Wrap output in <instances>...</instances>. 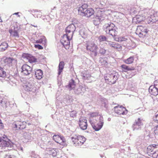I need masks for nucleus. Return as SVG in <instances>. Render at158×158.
I'll list each match as a JSON object with an SVG mask.
<instances>
[{
	"label": "nucleus",
	"mask_w": 158,
	"mask_h": 158,
	"mask_svg": "<svg viewBox=\"0 0 158 158\" xmlns=\"http://www.w3.org/2000/svg\"><path fill=\"white\" fill-rule=\"evenodd\" d=\"M34 47L35 48H38L39 49H42L43 48V47L39 44L35 45Z\"/></svg>",
	"instance_id": "obj_42"
},
{
	"label": "nucleus",
	"mask_w": 158,
	"mask_h": 158,
	"mask_svg": "<svg viewBox=\"0 0 158 158\" xmlns=\"http://www.w3.org/2000/svg\"><path fill=\"white\" fill-rule=\"evenodd\" d=\"M6 73L4 69L0 66V77L5 78L6 77Z\"/></svg>",
	"instance_id": "obj_29"
},
{
	"label": "nucleus",
	"mask_w": 158,
	"mask_h": 158,
	"mask_svg": "<svg viewBox=\"0 0 158 158\" xmlns=\"http://www.w3.org/2000/svg\"><path fill=\"white\" fill-rule=\"evenodd\" d=\"M114 112L118 115H124L126 114L128 111L122 105H118L114 108Z\"/></svg>",
	"instance_id": "obj_7"
},
{
	"label": "nucleus",
	"mask_w": 158,
	"mask_h": 158,
	"mask_svg": "<svg viewBox=\"0 0 158 158\" xmlns=\"http://www.w3.org/2000/svg\"><path fill=\"white\" fill-rule=\"evenodd\" d=\"M82 76L84 79H87L91 77L90 74L89 73L88 71H85L82 73Z\"/></svg>",
	"instance_id": "obj_30"
},
{
	"label": "nucleus",
	"mask_w": 158,
	"mask_h": 158,
	"mask_svg": "<svg viewBox=\"0 0 158 158\" xmlns=\"http://www.w3.org/2000/svg\"><path fill=\"white\" fill-rule=\"evenodd\" d=\"M155 85L157 86V87H158V79L156 80L154 82Z\"/></svg>",
	"instance_id": "obj_47"
},
{
	"label": "nucleus",
	"mask_w": 158,
	"mask_h": 158,
	"mask_svg": "<svg viewBox=\"0 0 158 158\" xmlns=\"http://www.w3.org/2000/svg\"><path fill=\"white\" fill-rule=\"evenodd\" d=\"M108 44L110 47L114 48L121 49L122 48V46L120 44L115 42L108 41Z\"/></svg>",
	"instance_id": "obj_21"
},
{
	"label": "nucleus",
	"mask_w": 158,
	"mask_h": 158,
	"mask_svg": "<svg viewBox=\"0 0 158 158\" xmlns=\"http://www.w3.org/2000/svg\"><path fill=\"white\" fill-rule=\"evenodd\" d=\"M32 70V68L27 64H24L22 67L21 73L25 75L30 74Z\"/></svg>",
	"instance_id": "obj_10"
},
{
	"label": "nucleus",
	"mask_w": 158,
	"mask_h": 158,
	"mask_svg": "<svg viewBox=\"0 0 158 158\" xmlns=\"http://www.w3.org/2000/svg\"><path fill=\"white\" fill-rule=\"evenodd\" d=\"M86 48L87 51L94 53L95 56L97 54L98 47L94 41H89L86 44Z\"/></svg>",
	"instance_id": "obj_2"
},
{
	"label": "nucleus",
	"mask_w": 158,
	"mask_h": 158,
	"mask_svg": "<svg viewBox=\"0 0 158 158\" xmlns=\"http://www.w3.org/2000/svg\"><path fill=\"white\" fill-rule=\"evenodd\" d=\"M43 40L42 39H40L37 40L36 41V43H41L43 42Z\"/></svg>",
	"instance_id": "obj_46"
},
{
	"label": "nucleus",
	"mask_w": 158,
	"mask_h": 158,
	"mask_svg": "<svg viewBox=\"0 0 158 158\" xmlns=\"http://www.w3.org/2000/svg\"><path fill=\"white\" fill-rule=\"evenodd\" d=\"M79 124L81 129L83 130H85L87 128V121L85 119L81 118L79 121Z\"/></svg>",
	"instance_id": "obj_14"
},
{
	"label": "nucleus",
	"mask_w": 158,
	"mask_h": 158,
	"mask_svg": "<svg viewBox=\"0 0 158 158\" xmlns=\"http://www.w3.org/2000/svg\"><path fill=\"white\" fill-rule=\"evenodd\" d=\"M150 13H149V14ZM147 19L148 20V23H150L151 22L154 23L158 20V16L156 13H154L152 15H150L149 14Z\"/></svg>",
	"instance_id": "obj_15"
},
{
	"label": "nucleus",
	"mask_w": 158,
	"mask_h": 158,
	"mask_svg": "<svg viewBox=\"0 0 158 158\" xmlns=\"http://www.w3.org/2000/svg\"><path fill=\"white\" fill-rule=\"evenodd\" d=\"M72 37H70L66 34L64 35L61 39V42L66 49H69L70 46V41Z\"/></svg>",
	"instance_id": "obj_8"
},
{
	"label": "nucleus",
	"mask_w": 158,
	"mask_h": 158,
	"mask_svg": "<svg viewBox=\"0 0 158 158\" xmlns=\"http://www.w3.org/2000/svg\"><path fill=\"white\" fill-rule=\"evenodd\" d=\"M88 6L87 4H84L81 6L79 7L78 8V14L82 16H83L85 12V10H86Z\"/></svg>",
	"instance_id": "obj_18"
},
{
	"label": "nucleus",
	"mask_w": 158,
	"mask_h": 158,
	"mask_svg": "<svg viewBox=\"0 0 158 158\" xmlns=\"http://www.w3.org/2000/svg\"><path fill=\"white\" fill-rule=\"evenodd\" d=\"M106 50L103 48H101L100 50V52L102 54H104L106 53Z\"/></svg>",
	"instance_id": "obj_44"
},
{
	"label": "nucleus",
	"mask_w": 158,
	"mask_h": 158,
	"mask_svg": "<svg viewBox=\"0 0 158 158\" xmlns=\"http://www.w3.org/2000/svg\"><path fill=\"white\" fill-rule=\"evenodd\" d=\"M149 91L153 95L156 96L158 94V87L157 86L151 85L149 88Z\"/></svg>",
	"instance_id": "obj_16"
},
{
	"label": "nucleus",
	"mask_w": 158,
	"mask_h": 158,
	"mask_svg": "<svg viewBox=\"0 0 158 158\" xmlns=\"http://www.w3.org/2000/svg\"><path fill=\"white\" fill-rule=\"evenodd\" d=\"M104 78L106 82L109 84H114L118 79V74L116 73L106 74Z\"/></svg>",
	"instance_id": "obj_3"
},
{
	"label": "nucleus",
	"mask_w": 158,
	"mask_h": 158,
	"mask_svg": "<svg viewBox=\"0 0 158 158\" xmlns=\"http://www.w3.org/2000/svg\"><path fill=\"white\" fill-rule=\"evenodd\" d=\"M153 129L155 135H158V125L155 126Z\"/></svg>",
	"instance_id": "obj_40"
},
{
	"label": "nucleus",
	"mask_w": 158,
	"mask_h": 158,
	"mask_svg": "<svg viewBox=\"0 0 158 158\" xmlns=\"http://www.w3.org/2000/svg\"><path fill=\"white\" fill-rule=\"evenodd\" d=\"M71 139L73 144L75 146L82 145L86 140L85 137L78 135H74Z\"/></svg>",
	"instance_id": "obj_1"
},
{
	"label": "nucleus",
	"mask_w": 158,
	"mask_h": 158,
	"mask_svg": "<svg viewBox=\"0 0 158 158\" xmlns=\"http://www.w3.org/2000/svg\"><path fill=\"white\" fill-rule=\"evenodd\" d=\"M53 138L55 142L61 145H63L66 142L65 139L64 137L60 136L58 135H54Z\"/></svg>",
	"instance_id": "obj_13"
},
{
	"label": "nucleus",
	"mask_w": 158,
	"mask_h": 158,
	"mask_svg": "<svg viewBox=\"0 0 158 158\" xmlns=\"http://www.w3.org/2000/svg\"><path fill=\"white\" fill-rule=\"evenodd\" d=\"M101 19L102 17L101 16H99L98 15H97L96 17V20L94 21V24L96 25L98 24L100 22Z\"/></svg>",
	"instance_id": "obj_32"
},
{
	"label": "nucleus",
	"mask_w": 158,
	"mask_h": 158,
	"mask_svg": "<svg viewBox=\"0 0 158 158\" xmlns=\"http://www.w3.org/2000/svg\"><path fill=\"white\" fill-rule=\"evenodd\" d=\"M35 77L38 79H41L43 76L42 71L40 69L37 70L35 72Z\"/></svg>",
	"instance_id": "obj_22"
},
{
	"label": "nucleus",
	"mask_w": 158,
	"mask_h": 158,
	"mask_svg": "<svg viewBox=\"0 0 158 158\" xmlns=\"http://www.w3.org/2000/svg\"><path fill=\"white\" fill-rule=\"evenodd\" d=\"M134 60V58L133 56H130L127 59L125 60L124 62L127 64H130L132 63Z\"/></svg>",
	"instance_id": "obj_28"
},
{
	"label": "nucleus",
	"mask_w": 158,
	"mask_h": 158,
	"mask_svg": "<svg viewBox=\"0 0 158 158\" xmlns=\"http://www.w3.org/2000/svg\"><path fill=\"white\" fill-rule=\"evenodd\" d=\"M64 62L61 61L59 63L58 70V74L59 75H60L62 72L63 70L64 67Z\"/></svg>",
	"instance_id": "obj_23"
},
{
	"label": "nucleus",
	"mask_w": 158,
	"mask_h": 158,
	"mask_svg": "<svg viewBox=\"0 0 158 158\" xmlns=\"http://www.w3.org/2000/svg\"><path fill=\"white\" fill-rule=\"evenodd\" d=\"M89 121L92 127L95 131H98L101 129L104 124L103 118L101 116L99 118L98 122L96 124L94 123L91 119L89 120Z\"/></svg>",
	"instance_id": "obj_6"
},
{
	"label": "nucleus",
	"mask_w": 158,
	"mask_h": 158,
	"mask_svg": "<svg viewBox=\"0 0 158 158\" xmlns=\"http://www.w3.org/2000/svg\"><path fill=\"white\" fill-rule=\"evenodd\" d=\"M27 123L25 122L17 121L13 124V127L15 130L23 129L26 127Z\"/></svg>",
	"instance_id": "obj_9"
},
{
	"label": "nucleus",
	"mask_w": 158,
	"mask_h": 158,
	"mask_svg": "<svg viewBox=\"0 0 158 158\" xmlns=\"http://www.w3.org/2000/svg\"><path fill=\"white\" fill-rule=\"evenodd\" d=\"M94 10L92 8H88L85 10L83 16L90 17L94 14Z\"/></svg>",
	"instance_id": "obj_20"
},
{
	"label": "nucleus",
	"mask_w": 158,
	"mask_h": 158,
	"mask_svg": "<svg viewBox=\"0 0 158 158\" xmlns=\"http://www.w3.org/2000/svg\"><path fill=\"white\" fill-rule=\"evenodd\" d=\"M68 86L70 88V90L75 88V85L74 81L73 80H72L71 81L69 82Z\"/></svg>",
	"instance_id": "obj_33"
},
{
	"label": "nucleus",
	"mask_w": 158,
	"mask_h": 158,
	"mask_svg": "<svg viewBox=\"0 0 158 158\" xmlns=\"http://www.w3.org/2000/svg\"><path fill=\"white\" fill-rule=\"evenodd\" d=\"M149 13V10H143L140 11L139 14L136 16L137 21L139 23L144 20L146 18H148Z\"/></svg>",
	"instance_id": "obj_5"
},
{
	"label": "nucleus",
	"mask_w": 158,
	"mask_h": 158,
	"mask_svg": "<svg viewBox=\"0 0 158 158\" xmlns=\"http://www.w3.org/2000/svg\"><path fill=\"white\" fill-rule=\"evenodd\" d=\"M23 56L30 63L35 62L37 61V59L34 56L30 54L25 53L23 55Z\"/></svg>",
	"instance_id": "obj_17"
},
{
	"label": "nucleus",
	"mask_w": 158,
	"mask_h": 158,
	"mask_svg": "<svg viewBox=\"0 0 158 158\" xmlns=\"http://www.w3.org/2000/svg\"><path fill=\"white\" fill-rule=\"evenodd\" d=\"M26 90H28L29 91H31L32 90L31 89V88H30L28 87V85H27L26 86Z\"/></svg>",
	"instance_id": "obj_49"
},
{
	"label": "nucleus",
	"mask_w": 158,
	"mask_h": 158,
	"mask_svg": "<svg viewBox=\"0 0 158 158\" xmlns=\"http://www.w3.org/2000/svg\"><path fill=\"white\" fill-rule=\"evenodd\" d=\"M104 26L106 28V33H108V31L113 29L115 27V25L110 22L106 24Z\"/></svg>",
	"instance_id": "obj_19"
},
{
	"label": "nucleus",
	"mask_w": 158,
	"mask_h": 158,
	"mask_svg": "<svg viewBox=\"0 0 158 158\" xmlns=\"http://www.w3.org/2000/svg\"><path fill=\"white\" fill-rule=\"evenodd\" d=\"M5 146L4 147H7L11 148L12 146V144L11 142L9 140L7 141H5Z\"/></svg>",
	"instance_id": "obj_36"
},
{
	"label": "nucleus",
	"mask_w": 158,
	"mask_h": 158,
	"mask_svg": "<svg viewBox=\"0 0 158 158\" xmlns=\"http://www.w3.org/2000/svg\"><path fill=\"white\" fill-rule=\"evenodd\" d=\"M155 121L158 123V114H156L155 115Z\"/></svg>",
	"instance_id": "obj_48"
},
{
	"label": "nucleus",
	"mask_w": 158,
	"mask_h": 158,
	"mask_svg": "<svg viewBox=\"0 0 158 158\" xmlns=\"http://www.w3.org/2000/svg\"><path fill=\"white\" fill-rule=\"evenodd\" d=\"M98 39L100 42H102L106 41L107 38L106 36L104 35H100L98 37Z\"/></svg>",
	"instance_id": "obj_35"
},
{
	"label": "nucleus",
	"mask_w": 158,
	"mask_h": 158,
	"mask_svg": "<svg viewBox=\"0 0 158 158\" xmlns=\"http://www.w3.org/2000/svg\"><path fill=\"white\" fill-rule=\"evenodd\" d=\"M141 124V120L139 118H138V121L136 122L135 124L133 125V127L134 128L136 127L137 126H139Z\"/></svg>",
	"instance_id": "obj_39"
},
{
	"label": "nucleus",
	"mask_w": 158,
	"mask_h": 158,
	"mask_svg": "<svg viewBox=\"0 0 158 158\" xmlns=\"http://www.w3.org/2000/svg\"><path fill=\"white\" fill-rule=\"evenodd\" d=\"M109 35H112L113 37H114L117 34V31L114 28L108 33Z\"/></svg>",
	"instance_id": "obj_31"
},
{
	"label": "nucleus",
	"mask_w": 158,
	"mask_h": 158,
	"mask_svg": "<svg viewBox=\"0 0 158 158\" xmlns=\"http://www.w3.org/2000/svg\"><path fill=\"white\" fill-rule=\"evenodd\" d=\"M116 40L119 42L125 41L127 40V39L125 36H120L116 38Z\"/></svg>",
	"instance_id": "obj_34"
},
{
	"label": "nucleus",
	"mask_w": 158,
	"mask_h": 158,
	"mask_svg": "<svg viewBox=\"0 0 158 158\" xmlns=\"http://www.w3.org/2000/svg\"><path fill=\"white\" fill-rule=\"evenodd\" d=\"M98 112H92L89 113L88 114V115L89 116V118H92L94 117H96L98 115Z\"/></svg>",
	"instance_id": "obj_37"
},
{
	"label": "nucleus",
	"mask_w": 158,
	"mask_h": 158,
	"mask_svg": "<svg viewBox=\"0 0 158 158\" xmlns=\"http://www.w3.org/2000/svg\"><path fill=\"white\" fill-rule=\"evenodd\" d=\"M18 16L19 17L20 16L19 15H18Z\"/></svg>",
	"instance_id": "obj_51"
},
{
	"label": "nucleus",
	"mask_w": 158,
	"mask_h": 158,
	"mask_svg": "<svg viewBox=\"0 0 158 158\" xmlns=\"http://www.w3.org/2000/svg\"><path fill=\"white\" fill-rule=\"evenodd\" d=\"M8 44L6 42H3L0 45V52L5 51L7 48Z\"/></svg>",
	"instance_id": "obj_27"
},
{
	"label": "nucleus",
	"mask_w": 158,
	"mask_h": 158,
	"mask_svg": "<svg viewBox=\"0 0 158 158\" xmlns=\"http://www.w3.org/2000/svg\"><path fill=\"white\" fill-rule=\"evenodd\" d=\"M5 62L6 63L12 65L13 63H16V60L14 59L9 57L6 58L5 60Z\"/></svg>",
	"instance_id": "obj_25"
},
{
	"label": "nucleus",
	"mask_w": 158,
	"mask_h": 158,
	"mask_svg": "<svg viewBox=\"0 0 158 158\" xmlns=\"http://www.w3.org/2000/svg\"><path fill=\"white\" fill-rule=\"evenodd\" d=\"M10 33L12 34V35L15 37H19V34L17 31H15L12 32L11 33L10 31Z\"/></svg>",
	"instance_id": "obj_41"
},
{
	"label": "nucleus",
	"mask_w": 158,
	"mask_h": 158,
	"mask_svg": "<svg viewBox=\"0 0 158 158\" xmlns=\"http://www.w3.org/2000/svg\"><path fill=\"white\" fill-rule=\"evenodd\" d=\"M75 30V27L73 24H71L68 26L66 29V35L69 37H73V32Z\"/></svg>",
	"instance_id": "obj_12"
},
{
	"label": "nucleus",
	"mask_w": 158,
	"mask_h": 158,
	"mask_svg": "<svg viewBox=\"0 0 158 158\" xmlns=\"http://www.w3.org/2000/svg\"><path fill=\"white\" fill-rule=\"evenodd\" d=\"M121 67L122 68V70L125 72H126L128 71L133 70L134 69L133 67H129L125 64L122 65Z\"/></svg>",
	"instance_id": "obj_24"
},
{
	"label": "nucleus",
	"mask_w": 158,
	"mask_h": 158,
	"mask_svg": "<svg viewBox=\"0 0 158 158\" xmlns=\"http://www.w3.org/2000/svg\"><path fill=\"white\" fill-rule=\"evenodd\" d=\"M5 158H14V156L13 155H11L8 154L5 155Z\"/></svg>",
	"instance_id": "obj_43"
},
{
	"label": "nucleus",
	"mask_w": 158,
	"mask_h": 158,
	"mask_svg": "<svg viewBox=\"0 0 158 158\" xmlns=\"http://www.w3.org/2000/svg\"><path fill=\"white\" fill-rule=\"evenodd\" d=\"M158 150V145L152 144L149 145L147 148V151L149 155L152 156L156 151Z\"/></svg>",
	"instance_id": "obj_11"
},
{
	"label": "nucleus",
	"mask_w": 158,
	"mask_h": 158,
	"mask_svg": "<svg viewBox=\"0 0 158 158\" xmlns=\"http://www.w3.org/2000/svg\"><path fill=\"white\" fill-rule=\"evenodd\" d=\"M148 30L145 26H138L136 30V33L140 37H147L148 35Z\"/></svg>",
	"instance_id": "obj_4"
},
{
	"label": "nucleus",
	"mask_w": 158,
	"mask_h": 158,
	"mask_svg": "<svg viewBox=\"0 0 158 158\" xmlns=\"http://www.w3.org/2000/svg\"><path fill=\"white\" fill-rule=\"evenodd\" d=\"M19 13V12H16V13H15L14 14H13V15H18V14Z\"/></svg>",
	"instance_id": "obj_50"
},
{
	"label": "nucleus",
	"mask_w": 158,
	"mask_h": 158,
	"mask_svg": "<svg viewBox=\"0 0 158 158\" xmlns=\"http://www.w3.org/2000/svg\"><path fill=\"white\" fill-rule=\"evenodd\" d=\"M4 127L3 124L2 123L1 120L0 119V129H3Z\"/></svg>",
	"instance_id": "obj_45"
},
{
	"label": "nucleus",
	"mask_w": 158,
	"mask_h": 158,
	"mask_svg": "<svg viewBox=\"0 0 158 158\" xmlns=\"http://www.w3.org/2000/svg\"><path fill=\"white\" fill-rule=\"evenodd\" d=\"M47 151L48 152V153L49 154L52 155L53 156H55L57 155V152L56 150L54 148H48Z\"/></svg>",
	"instance_id": "obj_26"
},
{
	"label": "nucleus",
	"mask_w": 158,
	"mask_h": 158,
	"mask_svg": "<svg viewBox=\"0 0 158 158\" xmlns=\"http://www.w3.org/2000/svg\"><path fill=\"white\" fill-rule=\"evenodd\" d=\"M5 143V140L0 138V147H4Z\"/></svg>",
	"instance_id": "obj_38"
}]
</instances>
